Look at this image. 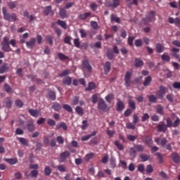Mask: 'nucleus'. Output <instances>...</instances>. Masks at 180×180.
Returning <instances> with one entry per match:
<instances>
[{
	"label": "nucleus",
	"mask_w": 180,
	"mask_h": 180,
	"mask_svg": "<svg viewBox=\"0 0 180 180\" xmlns=\"http://www.w3.org/2000/svg\"><path fill=\"white\" fill-rule=\"evenodd\" d=\"M50 12H51V6L45 7L44 13L46 15V16H49V15H50Z\"/></svg>",
	"instance_id": "nucleus-43"
},
{
	"label": "nucleus",
	"mask_w": 180,
	"mask_h": 180,
	"mask_svg": "<svg viewBox=\"0 0 180 180\" xmlns=\"http://www.w3.org/2000/svg\"><path fill=\"white\" fill-rule=\"evenodd\" d=\"M4 90L6 91V92H7V94H10V92H12V88L7 83L4 84Z\"/></svg>",
	"instance_id": "nucleus-53"
},
{
	"label": "nucleus",
	"mask_w": 180,
	"mask_h": 180,
	"mask_svg": "<svg viewBox=\"0 0 180 180\" xmlns=\"http://www.w3.org/2000/svg\"><path fill=\"white\" fill-rule=\"evenodd\" d=\"M4 103H5L6 108H8V109H10L11 108H12V105L13 102L12 101V99L11 98V97H6L5 99Z\"/></svg>",
	"instance_id": "nucleus-13"
},
{
	"label": "nucleus",
	"mask_w": 180,
	"mask_h": 180,
	"mask_svg": "<svg viewBox=\"0 0 180 180\" xmlns=\"http://www.w3.org/2000/svg\"><path fill=\"white\" fill-rule=\"evenodd\" d=\"M139 157L143 162H146V161H148V160H150V155L146 153L140 154Z\"/></svg>",
	"instance_id": "nucleus-24"
},
{
	"label": "nucleus",
	"mask_w": 180,
	"mask_h": 180,
	"mask_svg": "<svg viewBox=\"0 0 180 180\" xmlns=\"http://www.w3.org/2000/svg\"><path fill=\"white\" fill-rule=\"evenodd\" d=\"M72 39V38L70 36H66L64 39L63 41L66 44H69V46H71V40Z\"/></svg>",
	"instance_id": "nucleus-46"
},
{
	"label": "nucleus",
	"mask_w": 180,
	"mask_h": 180,
	"mask_svg": "<svg viewBox=\"0 0 180 180\" xmlns=\"http://www.w3.org/2000/svg\"><path fill=\"white\" fill-rule=\"evenodd\" d=\"M46 39L47 40V41H49L51 46L53 45V37H51V35H46Z\"/></svg>",
	"instance_id": "nucleus-60"
},
{
	"label": "nucleus",
	"mask_w": 180,
	"mask_h": 180,
	"mask_svg": "<svg viewBox=\"0 0 180 180\" xmlns=\"http://www.w3.org/2000/svg\"><path fill=\"white\" fill-rule=\"evenodd\" d=\"M27 49H33L36 44V39L32 38L30 41L25 42Z\"/></svg>",
	"instance_id": "nucleus-12"
},
{
	"label": "nucleus",
	"mask_w": 180,
	"mask_h": 180,
	"mask_svg": "<svg viewBox=\"0 0 180 180\" xmlns=\"http://www.w3.org/2000/svg\"><path fill=\"white\" fill-rule=\"evenodd\" d=\"M93 89H95V83L89 82L88 88H86V91H93Z\"/></svg>",
	"instance_id": "nucleus-51"
},
{
	"label": "nucleus",
	"mask_w": 180,
	"mask_h": 180,
	"mask_svg": "<svg viewBox=\"0 0 180 180\" xmlns=\"http://www.w3.org/2000/svg\"><path fill=\"white\" fill-rule=\"evenodd\" d=\"M56 129L57 130H60V129H63V130L67 131L68 130V126H67V124H65V122H62L57 124Z\"/></svg>",
	"instance_id": "nucleus-11"
},
{
	"label": "nucleus",
	"mask_w": 180,
	"mask_h": 180,
	"mask_svg": "<svg viewBox=\"0 0 180 180\" xmlns=\"http://www.w3.org/2000/svg\"><path fill=\"white\" fill-rule=\"evenodd\" d=\"M148 101H150L152 103H157V96L152 94V95L149 96Z\"/></svg>",
	"instance_id": "nucleus-45"
},
{
	"label": "nucleus",
	"mask_w": 180,
	"mask_h": 180,
	"mask_svg": "<svg viewBox=\"0 0 180 180\" xmlns=\"http://www.w3.org/2000/svg\"><path fill=\"white\" fill-rule=\"evenodd\" d=\"M89 16H91V13H84L79 15V19H81L82 20H85V19H86V18H88Z\"/></svg>",
	"instance_id": "nucleus-36"
},
{
	"label": "nucleus",
	"mask_w": 180,
	"mask_h": 180,
	"mask_svg": "<svg viewBox=\"0 0 180 180\" xmlns=\"http://www.w3.org/2000/svg\"><path fill=\"white\" fill-rule=\"evenodd\" d=\"M29 113L31 115V116H33L34 117H39V116H41V111L37 109H30Z\"/></svg>",
	"instance_id": "nucleus-9"
},
{
	"label": "nucleus",
	"mask_w": 180,
	"mask_h": 180,
	"mask_svg": "<svg viewBox=\"0 0 180 180\" xmlns=\"http://www.w3.org/2000/svg\"><path fill=\"white\" fill-rule=\"evenodd\" d=\"M27 128L29 131H34V124L32 121H28L27 123Z\"/></svg>",
	"instance_id": "nucleus-19"
},
{
	"label": "nucleus",
	"mask_w": 180,
	"mask_h": 180,
	"mask_svg": "<svg viewBox=\"0 0 180 180\" xmlns=\"http://www.w3.org/2000/svg\"><path fill=\"white\" fill-rule=\"evenodd\" d=\"M8 70H9L8 63H4L3 65L0 67V74H4V72H6Z\"/></svg>",
	"instance_id": "nucleus-21"
},
{
	"label": "nucleus",
	"mask_w": 180,
	"mask_h": 180,
	"mask_svg": "<svg viewBox=\"0 0 180 180\" xmlns=\"http://www.w3.org/2000/svg\"><path fill=\"white\" fill-rule=\"evenodd\" d=\"M152 81H153V78L151 77V76L146 77L143 83V86H148L151 84Z\"/></svg>",
	"instance_id": "nucleus-16"
},
{
	"label": "nucleus",
	"mask_w": 180,
	"mask_h": 180,
	"mask_svg": "<svg viewBox=\"0 0 180 180\" xmlns=\"http://www.w3.org/2000/svg\"><path fill=\"white\" fill-rule=\"evenodd\" d=\"M110 20L111 22H115L116 23H119L120 22V18L119 17H115L113 14H111Z\"/></svg>",
	"instance_id": "nucleus-40"
},
{
	"label": "nucleus",
	"mask_w": 180,
	"mask_h": 180,
	"mask_svg": "<svg viewBox=\"0 0 180 180\" xmlns=\"http://www.w3.org/2000/svg\"><path fill=\"white\" fill-rule=\"evenodd\" d=\"M94 157H95V153H88L85 155L84 157V160L88 162V161H89V160H92V158H94Z\"/></svg>",
	"instance_id": "nucleus-32"
},
{
	"label": "nucleus",
	"mask_w": 180,
	"mask_h": 180,
	"mask_svg": "<svg viewBox=\"0 0 180 180\" xmlns=\"http://www.w3.org/2000/svg\"><path fill=\"white\" fill-rule=\"evenodd\" d=\"M58 56L60 58V60H68V57L64 55L63 53H59L58 54Z\"/></svg>",
	"instance_id": "nucleus-62"
},
{
	"label": "nucleus",
	"mask_w": 180,
	"mask_h": 180,
	"mask_svg": "<svg viewBox=\"0 0 180 180\" xmlns=\"http://www.w3.org/2000/svg\"><path fill=\"white\" fill-rule=\"evenodd\" d=\"M107 57L108 60H113V58H115V54H113V51L108 50Z\"/></svg>",
	"instance_id": "nucleus-47"
},
{
	"label": "nucleus",
	"mask_w": 180,
	"mask_h": 180,
	"mask_svg": "<svg viewBox=\"0 0 180 180\" xmlns=\"http://www.w3.org/2000/svg\"><path fill=\"white\" fill-rule=\"evenodd\" d=\"M71 153L68 150H65L60 154V162H67V160L70 158Z\"/></svg>",
	"instance_id": "nucleus-6"
},
{
	"label": "nucleus",
	"mask_w": 180,
	"mask_h": 180,
	"mask_svg": "<svg viewBox=\"0 0 180 180\" xmlns=\"http://www.w3.org/2000/svg\"><path fill=\"white\" fill-rule=\"evenodd\" d=\"M127 138L129 140V141H136L137 140V136L133 135H127Z\"/></svg>",
	"instance_id": "nucleus-58"
},
{
	"label": "nucleus",
	"mask_w": 180,
	"mask_h": 180,
	"mask_svg": "<svg viewBox=\"0 0 180 180\" xmlns=\"http://www.w3.org/2000/svg\"><path fill=\"white\" fill-rule=\"evenodd\" d=\"M161 58L162 61H166V63H169L171 60V56L167 55V53H164L161 56Z\"/></svg>",
	"instance_id": "nucleus-33"
},
{
	"label": "nucleus",
	"mask_w": 180,
	"mask_h": 180,
	"mask_svg": "<svg viewBox=\"0 0 180 180\" xmlns=\"http://www.w3.org/2000/svg\"><path fill=\"white\" fill-rule=\"evenodd\" d=\"M63 109L67 110V112H69V113H72V108H71L68 104L63 105Z\"/></svg>",
	"instance_id": "nucleus-50"
},
{
	"label": "nucleus",
	"mask_w": 180,
	"mask_h": 180,
	"mask_svg": "<svg viewBox=\"0 0 180 180\" xmlns=\"http://www.w3.org/2000/svg\"><path fill=\"white\" fill-rule=\"evenodd\" d=\"M144 169H146V168L144 167V165L143 164H139L138 165V171L139 172H141V174H144Z\"/></svg>",
	"instance_id": "nucleus-56"
},
{
	"label": "nucleus",
	"mask_w": 180,
	"mask_h": 180,
	"mask_svg": "<svg viewBox=\"0 0 180 180\" xmlns=\"http://www.w3.org/2000/svg\"><path fill=\"white\" fill-rule=\"evenodd\" d=\"M52 109H54L56 112L61 110V105L57 102H54L52 105Z\"/></svg>",
	"instance_id": "nucleus-27"
},
{
	"label": "nucleus",
	"mask_w": 180,
	"mask_h": 180,
	"mask_svg": "<svg viewBox=\"0 0 180 180\" xmlns=\"http://www.w3.org/2000/svg\"><path fill=\"white\" fill-rule=\"evenodd\" d=\"M82 69L84 72H85V71H87V72H92V66L89 64V61H88V60L82 61Z\"/></svg>",
	"instance_id": "nucleus-5"
},
{
	"label": "nucleus",
	"mask_w": 180,
	"mask_h": 180,
	"mask_svg": "<svg viewBox=\"0 0 180 180\" xmlns=\"http://www.w3.org/2000/svg\"><path fill=\"white\" fill-rule=\"evenodd\" d=\"M180 124V119L179 117H176V119L173 122V127H178Z\"/></svg>",
	"instance_id": "nucleus-57"
},
{
	"label": "nucleus",
	"mask_w": 180,
	"mask_h": 180,
	"mask_svg": "<svg viewBox=\"0 0 180 180\" xmlns=\"http://www.w3.org/2000/svg\"><path fill=\"white\" fill-rule=\"evenodd\" d=\"M7 4L8 5L10 9H15V8H16V2L15 1H9L7 3Z\"/></svg>",
	"instance_id": "nucleus-55"
},
{
	"label": "nucleus",
	"mask_w": 180,
	"mask_h": 180,
	"mask_svg": "<svg viewBox=\"0 0 180 180\" xmlns=\"http://www.w3.org/2000/svg\"><path fill=\"white\" fill-rule=\"evenodd\" d=\"M166 126L167 127H173V122H172V120H171V118L167 117L166 119Z\"/></svg>",
	"instance_id": "nucleus-49"
},
{
	"label": "nucleus",
	"mask_w": 180,
	"mask_h": 180,
	"mask_svg": "<svg viewBox=\"0 0 180 180\" xmlns=\"http://www.w3.org/2000/svg\"><path fill=\"white\" fill-rule=\"evenodd\" d=\"M65 180H74V174H72L71 173L67 174L65 177Z\"/></svg>",
	"instance_id": "nucleus-54"
},
{
	"label": "nucleus",
	"mask_w": 180,
	"mask_h": 180,
	"mask_svg": "<svg viewBox=\"0 0 180 180\" xmlns=\"http://www.w3.org/2000/svg\"><path fill=\"white\" fill-rule=\"evenodd\" d=\"M1 50L6 51V53H9L12 51V48L9 45V38L8 37H4L3 41L1 43Z\"/></svg>",
	"instance_id": "nucleus-2"
},
{
	"label": "nucleus",
	"mask_w": 180,
	"mask_h": 180,
	"mask_svg": "<svg viewBox=\"0 0 180 180\" xmlns=\"http://www.w3.org/2000/svg\"><path fill=\"white\" fill-rule=\"evenodd\" d=\"M157 130L159 133H165L168 130L165 122L161 121L157 126Z\"/></svg>",
	"instance_id": "nucleus-8"
},
{
	"label": "nucleus",
	"mask_w": 180,
	"mask_h": 180,
	"mask_svg": "<svg viewBox=\"0 0 180 180\" xmlns=\"http://www.w3.org/2000/svg\"><path fill=\"white\" fill-rule=\"evenodd\" d=\"M144 65V62L139 58H135V67L139 68V67H143Z\"/></svg>",
	"instance_id": "nucleus-25"
},
{
	"label": "nucleus",
	"mask_w": 180,
	"mask_h": 180,
	"mask_svg": "<svg viewBox=\"0 0 180 180\" xmlns=\"http://www.w3.org/2000/svg\"><path fill=\"white\" fill-rule=\"evenodd\" d=\"M3 16L5 20L8 22H16V14L12 13L10 14L6 11V7L2 8Z\"/></svg>",
	"instance_id": "nucleus-1"
},
{
	"label": "nucleus",
	"mask_w": 180,
	"mask_h": 180,
	"mask_svg": "<svg viewBox=\"0 0 180 180\" xmlns=\"http://www.w3.org/2000/svg\"><path fill=\"white\" fill-rule=\"evenodd\" d=\"M134 37H128V44L129 46H133V41H134Z\"/></svg>",
	"instance_id": "nucleus-64"
},
{
	"label": "nucleus",
	"mask_w": 180,
	"mask_h": 180,
	"mask_svg": "<svg viewBox=\"0 0 180 180\" xmlns=\"http://www.w3.org/2000/svg\"><path fill=\"white\" fill-rule=\"evenodd\" d=\"M128 105L129 106V108H131V109H132V110H136V103L131 100H129L128 101Z\"/></svg>",
	"instance_id": "nucleus-42"
},
{
	"label": "nucleus",
	"mask_w": 180,
	"mask_h": 180,
	"mask_svg": "<svg viewBox=\"0 0 180 180\" xmlns=\"http://www.w3.org/2000/svg\"><path fill=\"white\" fill-rule=\"evenodd\" d=\"M57 169L60 172H67V167L64 165H60L57 166Z\"/></svg>",
	"instance_id": "nucleus-37"
},
{
	"label": "nucleus",
	"mask_w": 180,
	"mask_h": 180,
	"mask_svg": "<svg viewBox=\"0 0 180 180\" xmlns=\"http://www.w3.org/2000/svg\"><path fill=\"white\" fill-rule=\"evenodd\" d=\"M15 105L17 108H22L23 107V102L19 99L15 100Z\"/></svg>",
	"instance_id": "nucleus-52"
},
{
	"label": "nucleus",
	"mask_w": 180,
	"mask_h": 180,
	"mask_svg": "<svg viewBox=\"0 0 180 180\" xmlns=\"http://www.w3.org/2000/svg\"><path fill=\"white\" fill-rule=\"evenodd\" d=\"M111 64L110 62L107 61L104 65V71L105 74L110 72Z\"/></svg>",
	"instance_id": "nucleus-26"
},
{
	"label": "nucleus",
	"mask_w": 180,
	"mask_h": 180,
	"mask_svg": "<svg viewBox=\"0 0 180 180\" xmlns=\"http://www.w3.org/2000/svg\"><path fill=\"white\" fill-rule=\"evenodd\" d=\"M44 174L46 176H50V175L51 174V168H50V167L49 166L45 167Z\"/></svg>",
	"instance_id": "nucleus-39"
},
{
	"label": "nucleus",
	"mask_w": 180,
	"mask_h": 180,
	"mask_svg": "<svg viewBox=\"0 0 180 180\" xmlns=\"http://www.w3.org/2000/svg\"><path fill=\"white\" fill-rule=\"evenodd\" d=\"M5 161L10 164V165H15V164H18V158H7L5 159Z\"/></svg>",
	"instance_id": "nucleus-22"
},
{
	"label": "nucleus",
	"mask_w": 180,
	"mask_h": 180,
	"mask_svg": "<svg viewBox=\"0 0 180 180\" xmlns=\"http://www.w3.org/2000/svg\"><path fill=\"white\" fill-rule=\"evenodd\" d=\"M125 108L124 103L123 101H120V98H117V112H122Z\"/></svg>",
	"instance_id": "nucleus-10"
},
{
	"label": "nucleus",
	"mask_w": 180,
	"mask_h": 180,
	"mask_svg": "<svg viewBox=\"0 0 180 180\" xmlns=\"http://www.w3.org/2000/svg\"><path fill=\"white\" fill-rule=\"evenodd\" d=\"M172 158L174 162H175L176 164H178L179 162H180L179 155H178V153H174L172 154Z\"/></svg>",
	"instance_id": "nucleus-23"
},
{
	"label": "nucleus",
	"mask_w": 180,
	"mask_h": 180,
	"mask_svg": "<svg viewBox=\"0 0 180 180\" xmlns=\"http://www.w3.org/2000/svg\"><path fill=\"white\" fill-rule=\"evenodd\" d=\"M98 109L103 112H109V107H108V104H106L103 98L99 99L98 102Z\"/></svg>",
	"instance_id": "nucleus-4"
},
{
	"label": "nucleus",
	"mask_w": 180,
	"mask_h": 180,
	"mask_svg": "<svg viewBox=\"0 0 180 180\" xmlns=\"http://www.w3.org/2000/svg\"><path fill=\"white\" fill-rule=\"evenodd\" d=\"M76 112L79 115V116L84 115V109L79 106H77L75 108Z\"/></svg>",
	"instance_id": "nucleus-41"
},
{
	"label": "nucleus",
	"mask_w": 180,
	"mask_h": 180,
	"mask_svg": "<svg viewBox=\"0 0 180 180\" xmlns=\"http://www.w3.org/2000/svg\"><path fill=\"white\" fill-rule=\"evenodd\" d=\"M134 147H135V149L138 153H143L144 151V146L140 144H134Z\"/></svg>",
	"instance_id": "nucleus-30"
},
{
	"label": "nucleus",
	"mask_w": 180,
	"mask_h": 180,
	"mask_svg": "<svg viewBox=\"0 0 180 180\" xmlns=\"http://www.w3.org/2000/svg\"><path fill=\"white\" fill-rule=\"evenodd\" d=\"M48 96L49 99H51V101H56V92L50 90L48 92Z\"/></svg>",
	"instance_id": "nucleus-29"
},
{
	"label": "nucleus",
	"mask_w": 180,
	"mask_h": 180,
	"mask_svg": "<svg viewBox=\"0 0 180 180\" xmlns=\"http://www.w3.org/2000/svg\"><path fill=\"white\" fill-rule=\"evenodd\" d=\"M155 21V11H151L148 15H146V18H143V22L145 25H148V23L151 22Z\"/></svg>",
	"instance_id": "nucleus-3"
},
{
	"label": "nucleus",
	"mask_w": 180,
	"mask_h": 180,
	"mask_svg": "<svg viewBox=\"0 0 180 180\" xmlns=\"http://www.w3.org/2000/svg\"><path fill=\"white\" fill-rule=\"evenodd\" d=\"M18 141L22 144V146H29V142L25 138H18Z\"/></svg>",
	"instance_id": "nucleus-35"
},
{
	"label": "nucleus",
	"mask_w": 180,
	"mask_h": 180,
	"mask_svg": "<svg viewBox=\"0 0 180 180\" xmlns=\"http://www.w3.org/2000/svg\"><path fill=\"white\" fill-rule=\"evenodd\" d=\"M47 124L53 127L56 125V121H54L53 119H49L47 121Z\"/></svg>",
	"instance_id": "nucleus-59"
},
{
	"label": "nucleus",
	"mask_w": 180,
	"mask_h": 180,
	"mask_svg": "<svg viewBox=\"0 0 180 180\" xmlns=\"http://www.w3.org/2000/svg\"><path fill=\"white\" fill-rule=\"evenodd\" d=\"M56 141H58V144H64V138H63L61 136H57Z\"/></svg>",
	"instance_id": "nucleus-61"
},
{
	"label": "nucleus",
	"mask_w": 180,
	"mask_h": 180,
	"mask_svg": "<svg viewBox=\"0 0 180 180\" xmlns=\"http://www.w3.org/2000/svg\"><path fill=\"white\" fill-rule=\"evenodd\" d=\"M145 143L148 147H151L153 146V139L150 136H146L145 139Z\"/></svg>",
	"instance_id": "nucleus-34"
},
{
	"label": "nucleus",
	"mask_w": 180,
	"mask_h": 180,
	"mask_svg": "<svg viewBox=\"0 0 180 180\" xmlns=\"http://www.w3.org/2000/svg\"><path fill=\"white\" fill-rule=\"evenodd\" d=\"M155 49L158 53H162L165 50V47L160 43L156 44Z\"/></svg>",
	"instance_id": "nucleus-18"
},
{
	"label": "nucleus",
	"mask_w": 180,
	"mask_h": 180,
	"mask_svg": "<svg viewBox=\"0 0 180 180\" xmlns=\"http://www.w3.org/2000/svg\"><path fill=\"white\" fill-rule=\"evenodd\" d=\"M126 126L127 129H128L129 130H134V129H136V125H134V124L131 122H127L126 124Z\"/></svg>",
	"instance_id": "nucleus-44"
},
{
	"label": "nucleus",
	"mask_w": 180,
	"mask_h": 180,
	"mask_svg": "<svg viewBox=\"0 0 180 180\" xmlns=\"http://www.w3.org/2000/svg\"><path fill=\"white\" fill-rule=\"evenodd\" d=\"M167 91H168L167 87L164 86H160L159 90L156 92V95L160 99H162V98H164V96H165Z\"/></svg>",
	"instance_id": "nucleus-7"
},
{
	"label": "nucleus",
	"mask_w": 180,
	"mask_h": 180,
	"mask_svg": "<svg viewBox=\"0 0 180 180\" xmlns=\"http://www.w3.org/2000/svg\"><path fill=\"white\" fill-rule=\"evenodd\" d=\"M57 24L59 25V26L62 27L63 29H67V23L65 21L58 20L57 21Z\"/></svg>",
	"instance_id": "nucleus-38"
},
{
	"label": "nucleus",
	"mask_w": 180,
	"mask_h": 180,
	"mask_svg": "<svg viewBox=\"0 0 180 180\" xmlns=\"http://www.w3.org/2000/svg\"><path fill=\"white\" fill-rule=\"evenodd\" d=\"M115 144L116 147H117L118 149H120L121 151L123 150V145L120 143H119V141H115Z\"/></svg>",
	"instance_id": "nucleus-63"
},
{
	"label": "nucleus",
	"mask_w": 180,
	"mask_h": 180,
	"mask_svg": "<svg viewBox=\"0 0 180 180\" xmlns=\"http://www.w3.org/2000/svg\"><path fill=\"white\" fill-rule=\"evenodd\" d=\"M59 15L61 19H67V18H68V14H67V11H65L64 8L60 9Z\"/></svg>",
	"instance_id": "nucleus-15"
},
{
	"label": "nucleus",
	"mask_w": 180,
	"mask_h": 180,
	"mask_svg": "<svg viewBox=\"0 0 180 180\" xmlns=\"http://www.w3.org/2000/svg\"><path fill=\"white\" fill-rule=\"evenodd\" d=\"M106 102H108V103H110V102H112V101H113V99H115V95H113V94H108L105 98Z\"/></svg>",
	"instance_id": "nucleus-31"
},
{
	"label": "nucleus",
	"mask_w": 180,
	"mask_h": 180,
	"mask_svg": "<svg viewBox=\"0 0 180 180\" xmlns=\"http://www.w3.org/2000/svg\"><path fill=\"white\" fill-rule=\"evenodd\" d=\"M156 112L158 113V115H161L162 116H164V108L161 104H158L156 107Z\"/></svg>",
	"instance_id": "nucleus-20"
},
{
	"label": "nucleus",
	"mask_w": 180,
	"mask_h": 180,
	"mask_svg": "<svg viewBox=\"0 0 180 180\" xmlns=\"http://www.w3.org/2000/svg\"><path fill=\"white\" fill-rule=\"evenodd\" d=\"M72 79L70 77H65L63 80L62 82L64 85H71Z\"/></svg>",
	"instance_id": "nucleus-28"
},
{
	"label": "nucleus",
	"mask_w": 180,
	"mask_h": 180,
	"mask_svg": "<svg viewBox=\"0 0 180 180\" xmlns=\"http://www.w3.org/2000/svg\"><path fill=\"white\" fill-rule=\"evenodd\" d=\"M120 0H112V3L108 2L107 6H109V8H116V6H119Z\"/></svg>",
	"instance_id": "nucleus-14"
},
{
	"label": "nucleus",
	"mask_w": 180,
	"mask_h": 180,
	"mask_svg": "<svg viewBox=\"0 0 180 180\" xmlns=\"http://www.w3.org/2000/svg\"><path fill=\"white\" fill-rule=\"evenodd\" d=\"M110 165L111 168H116V159L111 158L110 160Z\"/></svg>",
	"instance_id": "nucleus-48"
},
{
	"label": "nucleus",
	"mask_w": 180,
	"mask_h": 180,
	"mask_svg": "<svg viewBox=\"0 0 180 180\" xmlns=\"http://www.w3.org/2000/svg\"><path fill=\"white\" fill-rule=\"evenodd\" d=\"M129 155L130 157H132V158H136V157H137V151L136 150L135 147L129 148Z\"/></svg>",
	"instance_id": "nucleus-17"
}]
</instances>
